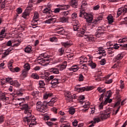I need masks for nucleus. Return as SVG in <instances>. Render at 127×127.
<instances>
[{
  "instance_id": "f257e3e1",
  "label": "nucleus",
  "mask_w": 127,
  "mask_h": 127,
  "mask_svg": "<svg viewBox=\"0 0 127 127\" xmlns=\"http://www.w3.org/2000/svg\"><path fill=\"white\" fill-rule=\"evenodd\" d=\"M20 100H22L21 98H18L16 100L17 104H15V106H18V105L21 107V109L24 111V114L27 115V116L24 118V122L25 123H30L29 124V127H32V126H35L36 125V119L35 117H32L31 116V110L30 108L28 107V104H24L22 102H19Z\"/></svg>"
},
{
  "instance_id": "f03ea898",
  "label": "nucleus",
  "mask_w": 127,
  "mask_h": 127,
  "mask_svg": "<svg viewBox=\"0 0 127 127\" xmlns=\"http://www.w3.org/2000/svg\"><path fill=\"white\" fill-rule=\"evenodd\" d=\"M48 61H49V56H47L45 54H41L38 59V62L43 66H47L49 64L47 63Z\"/></svg>"
},
{
  "instance_id": "7ed1b4c3",
  "label": "nucleus",
  "mask_w": 127,
  "mask_h": 127,
  "mask_svg": "<svg viewBox=\"0 0 127 127\" xmlns=\"http://www.w3.org/2000/svg\"><path fill=\"white\" fill-rule=\"evenodd\" d=\"M83 16L88 23H91L93 21V15L85 12L84 9L80 10L79 14L80 17H83Z\"/></svg>"
},
{
  "instance_id": "20e7f679",
  "label": "nucleus",
  "mask_w": 127,
  "mask_h": 127,
  "mask_svg": "<svg viewBox=\"0 0 127 127\" xmlns=\"http://www.w3.org/2000/svg\"><path fill=\"white\" fill-rule=\"evenodd\" d=\"M86 30L81 29L80 32L77 33V35L79 37H84L85 39H87L88 41H94V38L93 36H90L89 34H87L85 32Z\"/></svg>"
},
{
  "instance_id": "39448f33",
  "label": "nucleus",
  "mask_w": 127,
  "mask_h": 127,
  "mask_svg": "<svg viewBox=\"0 0 127 127\" xmlns=\"http://www.w3.org/2000/svg\"><path fill=\"white\" fill-rule=\"evenodd\" d=\"M36 109L37 112L43 113L44 114L45 112H47V108L41 101H39L36 104Z\"/></svg>"
},
{
  "instance_id": "423d86ee",
  "label": "nucleus",
  "mask_w": 127,
  "mask_h": 127,
  "mask_svg": "<svg viewBox=\"0 0 127 127\" xmlns=\"http://www.w3.org/2000/svg\"><path fill=\"white\" fill-rule=\"evenodd\" d=\"M38 21H39V14L38 12H35L32 20V25L33 26H36V25H38Z\"/></svg>"
},
{
  "instance_id": "0eeeda50",
  "label": "nucleus",
  "mask_w": 127,
  "mask_h": 127,
  "mask_svg": "<svg viewBox=\"0 0 127 127\" xmlns=\"http://www.w3.org/2000/svg\"><path fill=\"white\" fill-rule=\"evenodd\" d=\"M111 116V112L110 111H103L99 115V118L101 119V120H107L108 118H109Z\"/></svg>"
},
{
  "instance_id": "6e6552de",
  "label": "nucleus",
  "mask_w": 127,
  "mask_h": 127,
  "mask_svg": "<svg viewBox=\"0 0 127 127\" xmlns=\"http://www.w3.org/2000/svg\"><path fill=\"white\" fill-rule=\"evenodd\" d=\"M127 11V5H125L124 7H121L118 9L117 11L118 16H120L122 13L125 14Z\"/></svg>"
},
{
  "instance_id": "1a4fd4ad",
  "label": "nucleus",
  "mask_w": 127,
  "mask_h": 127,
  "mask_svg": "<svg viewBox=\"0 0 127 127\" xmlns=\"http://www.w3.org/2000/svg\"><path fill=\"white\" fill-rule=\"evenodd\" d=\"M72 23L73 30L74 31H78V30H79V26H80V23H79V21L78 20H73L72 21Z\"/></svg>"
},
{
  "instance_id": "9d476101",
  "label": "nucleus",
  "mask_w": 127,
  "mask_h": 127,
  "mask_svg": "<svg viewBox=\"0 0 127 127\" xmlns=\"http://www.w3.org/2000/svg\"><path fill=\"white\" fill-rule=\"evenodd\" d=\"M104 34V29L102 27H98L96 32V37H101Z\"/></svg>"
},
{
  "instance_id": "9b49d317",
  "label": "nucleus",
  "mask_w": 127,
  "mask_h": 127,
  "mask_svg": "<svg viewBox=\"0 0 127 127\" xmlns=\"http://www.w3.org/2000/svg\"><path fill=\"white\" fill-rule=\"evenodd\" d=\"M91 87H75L74 91H78V92H84V91H90Z\"/></svg>"
},
{
  "instance_id": "f8f14e48",
  "label": "nucleus",
  "mask_w": 127,
  "mask_h": 127,
  "mask_svg": "<svg viewBox=\"0 0 127 127\" xmlns=\"http://www.w3.org/2000/svg\"><path fill=\"white\" fill-rule=\"evenodd\" d=\"M64 96L65 98V100L66 101H68V102H72V100H73V98L72 97V95H71V93L70 92H65L64 93Z\"/></svg>"
},
{
  "instance_id": "ddd939ff",
  "label": "nucleus",
  "mask_w": 127,
  "mask_h": 127,
  "mask_svg": "<svg viewBox=\"0 0 127 127\" xmlns=\"http://www.w3.org/2000/svg\"><path fill=\"white\" fill-rule=\"evenodd\" d=\"M57 67L60 71H63L67 67V62H64L63 64L57 65Z\"/></svg>"
},
{
  "instance_id": "4468645a",
  "label": "nucleus",
  "mask_w": 127,
  "mask_h": 127,
  "mask_svg": "<svg viewBox=\"0 0 127 127\" xmlns=\"http://www.w3.org/2000/svg\"><path fill=\"white\" fill-rule=\"evenodd\" d=\"M50 73L48 72H45L43 76H42V79H44L46 82V83H49L50 82V79L49 78Z\"/></svg>"
},
{
  "instance_id": "2eb2a0df",
  "label": "nucleus",
  "mask_w": 127,
  "mask_h": 127,
  "mask_svg": "<svg viewBox=\"0 0 127 127\" xmlns=\"http://www.w3.org/2000/svg\"><path fill=\"white\" fill-rule=\"evenodd\" d=\"M57 30H59L58 31ZM55 31H57V32L58 33V34H63L64 33H65V30H64V29L61 27H58L56 29H55Z\"/></svg>"
},
{
  "instance_id": "dca6fc26",
  "label": "nucleus",
  "mask_w": 127,
  "mask_h": 127,
  "mask_svg": "<svg viewBox=\"0 0 127 127\" xmlns=\"http://www.w3.org/2000/svg\"><path fill=\"white\" fill-rule=\"evenodd\" d=\"M123 58H124V55H123L122 53H120L115 57V58L114 59V60L115 62H117V61L122 60V59H123Z\"/></svg>"
},
{
  "instance_id": "f3484780",
  "label": "nucleus",
  "mask_w": 127,
  "mask_h": 127,
  "mask_svg": "<svg viewBox=\"0 0 127 127\" xmlns=\"http://www.w3.org/2000/svg\"><path fill=\"white\" fill-rule=\"evenodd\" d=\"M98 50L99 51L98 52V54L102 55V56H106V55H107V54H106V51H105V50L104 49V48H103V47H100L98 48Z\"/></svg>"
},
{
  "instance_id": "a211bd4d",
  "label": "nucleus",
  "mask_w": 127,
  "mask_h": 127,
  "mask_svg": "<svg viewBox=\"0 0 127 127\" xmlns=\"http://www.w3.org/2000/svg\"><path fill=\"white\" fill-rule=\"evenodd\" d=\"M79 66L78 65H73L71 67L68 68L69 71H73V72H77L79 70Z\"/></svg>"
},
{
  "instance_id": "6ab92c4d",
  "label": "nucleus",
  "mask_w": 127,
  "mask_h": 127,
  "mask_svg": "<svg viewBox=\"0 0 127 127\" xmlns=\"http://www.w3.org/2000/svg\"><path fill=\"white\" fill-rule=\"evenodd\" d=\"M56 22V18L51 17L45 21V23L50 24V23H55Z\"/></svg>"
},
{
  "instance_id": "aec40b11",
  "label": "nucleus",
  "mask_w": 127,
  "mask_h": 127,
  "mask_svg": "<svg viewBox=\"0 0 127 127\" xmlns=\"http://www.w3.org/2000/svg\"><path fill=\"white\" fill-rule=\"evenodd\" d=\"M52 96H53V94L52 93L47 92L44 94L43 98L44 100H47L48 98L52 97Z\"/></svg>"
},
{
  "instance_id": "412c9836",
  "label": "nucleus",
  "mask_w": 127,
  "mask_h": 127,
  "mask_svg": "<svg viewBox=\"0 0 127 127\" xmlns=\"http://www.w3.org/2000/svg\"><path fill=\"white\" fill-rule=\"evenodd\" d=\"M69 21V17L68 16H64L60 18V21L62 22L63 23H65V22H68Z\"/></svg>"
},
{
  "instance_id": "4be33fe9",
  "label": "nucleus",
  "mask_w": 127,
  "mask_h": 127,
  "mask_svg": "<svg viewBox=\"0 0 127 127\" xmlns=\"http://www.w3.org/2000/svg\"><path fill=\"white\" fill-rule=\"evenodd\" d=\"M80 64H82V63H86V62H88V58L82 56L81 58H80Z\"/></svg>"
},
{
  "instance_id": "5701e85b",
  "label": "nucleus",
  "mask_w": 127,
  "mask_h": 127,
  "mask_svg": "<svg viewBox=\"0 0 127 127\" xmlns=\"http://www.w3.org/2000/svg\"><path fill=\"white\" fill-rule=\"evenodd\" d=\"M59 83H60V82L59 81V79H58V78H55L51 82V85H53V86H56V85H58Z\"/></svg>"
},
{
  "instance_id": "b1692460",
  "label": "nucleus",
  "mask_w": 127,
  "mask_h": 127,
  "mask_svg": "<svg viewBox=\"0 0 127 127\" xmlns=\"http://www.w3.org/2000/svg\"><path fill=\"white\" fill-rule=\"evenodd\" d=\"M58 6L61 8V10H65L68 9L70 6L69 5H58Z\"/></svg>"
},
{
  "instance_id": "393cba45",
  "label": "nucleus",
  "mask_w": 127,
  "mask_h": 127,
  "mask_svg": "<svg viewBox=\"0 0 127 127\" xmlns=\"http://www.w3.org/2000/svg\"><path fill=\"white\" fill-rule=\"evenodd\" d=\"M12 63H13V61L11 60L8 63V67L9 70L11 71V72H13V68L12 67Z\"/></svg>"
},
{
  "instance_id": "a878e982",
  "label": "nucleus",
  "mask_w": 127,
  "mask_h": 127,
  "mask_svg": "<svg viewBox=\"0 0 127 127\" xmlns=\"http://www.w3.org/2000/svg\"><path fill=\"white\" fill-rule=\"evenodd\" d=\"M27 74H28V71L26 70V69H23L21 76V77H23V78H25L26 77H27Z\"/></svg>"
},
{
  "instance_id": "bb28decb",
  "label": "nucleus",
  "mask_w": 127,
  "mask_h": 127,
  "mask_svg": "<svg viewBox=\"0 0 127 127\" xmlns=\"http://www.w3.org/2000/svg\"><path fill=\"white\" fill-rule=\"evenodd\" d=\"M83 108H87V109H89L90 108V105H91V103L89 101H86L85 102H83Z\"/></svg>"
},
{
  "instance_id": "cd10ccee",
  "label": "nucleus",
  "mask_w": 127,
  "mask_h": 127,
  "mask_svg": "<svg viewBox=\"0 0 127 127\" xmlns=\"http://www.w3.org/2000/svg\"><path fill=\"white\" fill-rule=\"evenodd\" d=\"M31 49H32V47L31 46H28L25 49V52L26 53H30L32 51Z\"/></svg>"
},
{
  "instance_id": "c85d7f7f",
  "label": "nucleus",
  "mask_w": 127,
  "mask_h": 127,
  "mask_svg": "<svg viewBox=\"0 0 127 127\" xmlns=\"http://www.w3.org/2000/svg\"><path fill=\"white\" fill-rule=\"evenodd\" d=\"M88 65L89 66H90V67H91L92 69H95V68L97 67V64H96V63L93 62L92 61L89 62V63H88Z\"/></svg>"
},
{
  "instance_id": "c756f323",
  "label": "nucleus",
  "mask_w": 127,
  "mask_h": 127,
  "mask_svg": "<svg viewBox=\"0 0 127 127\" xmlns=\"http://www.w3.org/2000/svg\"><path fill=\"white\" fill-rule=\"evenodd\" d=\"M113 102V99H110L109 97L105 98V100L104 101V105H107V104H110Z\"/></svg>"
},
{
  "instance_id": "7c9ffc66",
  "label": "nucleus",
  "mask_w": 127,
  "mask_h": 127,
  "mask_svg": "<svg viewBox=\"0 0 127 127\" xmlns=\"http://www.w3.org/2000/svg\"><path fill=\"white\" fill-rule=\"evenodd\" d=\"M70 4H71L73 7H76L78 5V2L76 0H72L70 2Z\"/></svg>"
},
{
  "instance_id": "2f4dec72",
  "label": "nucleus",
  "mask_w": 127,
  "mask_h": 127,
  "mask_svg": "<svg viewBox=\"0 0 127 127\" xmlns=\"http://www.w3.org/2000/svg\"><path fill=\"white\" fill-rule=\"evenodd\" d=\"M75 112H76L75 108L72 107L69 108L68 113L70 115H74V114H75Z\"/></svg>"
},
{
  "instance_id": "473e14b6",
  "label": "nucleus",
  "mask_w": 127,
  "mask_h": 127,
  "mask_svg": "<svg viewBox=\"0 0 127 127\" xmlns=\"http://www.w3.org/2000/svg\"><path fill=\"white\" fill-rule=\"evenodd\" d=\"M51 72H53L54 74H59V68H52Z\"/></svg>"
},
{
  "instance_id": "72a5a7b5",
  "label": "nucleus",
  "mask_w": 127,
  "mask_h": 127,
  "mask_svg": "<svg viewBox=\"0 0 127 127\" xmlns=\"http://www.w3.org/2000/svg\"><path fill=\"white\" fill-rule=\"evenodd\" d=\"M107 19L109 23H113L114 22V18L112 15L108 16Z\"/></svg>"
},
{
  "instance_id": "f704fd0d",
  "label": "nucleus",
  "mask_w": 127,
  "mask_h": 127,
  "mask_svg": "<svg viewBox=\"0 0 127 127\" xmlns=\"http://www.w3.org/2000/svg\"><path fill=\"white\" fill-rule=\"evenodd\" d=\"M62 45L64 47H68V46H71L72 44L70 42H62Z\"/></svg>"
},
{
  "instance_id": "c9c22d12",
  "label": "nucleus",
  "mask_w": 127,
  "mask_h": 127,
  "mask_svg": "<svg viewBox=\"0 0 127 127\" xmlns=\"http://www.w3.org/2000/svg\"><path fill=\"white\" fill-rule=\"evenodd\" d=\"M56 102V100L54 98H52L51 101L48 103V106H50V107H52L54 103Z\"/></svg>"
},
{
  "instance_id": "e433bc0d",
  "label": "nucleus",
  "mask_w": 127,
  "mask_h": 127,
  "mask_svg": "<svg viewBox=\"0 0 127 127\" xmlns=\"http://www.w3.org/2000/svg\"><path fill=\"white\" fill-rule=\"evenodd\" d=\"M27 10H28L26 9L25 11H24L23 13V14H22V17H23V18H26V17L28 16V15H29V12Z\"/></svg>"
},
{
  "instance_id": "4c0bfd02",
  "label": "nucleus",
  "mask_w": 127,
  "mask_h": 127,
  "mask_svg": "<svg viewBox=\"0 0 127 127\" xmlns=\"http://www.w3.org/2000/svg\"><path fill=\"white\" fill-rule=\"evenodd\" d=\"M11 85H12L13 86H15V87H19L20 86V84L18 82V81L15 80L12 82V84Z\"/></svg>"
},
{
  "instance_id": "58836bf2",
  "label": "nucleus",
  "mask_w": 127,
  "mask_h": 127,
  "mask_svg": "<svg viewBox=\"0 0 127 127\" xmlns=\"http://www.w3.org/2000/svg\"><path fill=\"white\" fill-rule=\"evenodd\" d=\"M101 120L102 119H101V117H100V115H99L98 117H97L93 119V122L95 123V124H96V123H100Z\"/></svg>"
},
{
  "instance_id": "ea45409f",
  "label": "nucleus",
  "mask_w": 127,
  "mask_h": 127,
  "mask_svg": "<svg viewBox=\"0 0 127 127\" xmlns=\"http://www.w3.org/2000/svg\"><path fill=\"white\" fill-rule=\"evenodd\" d=\"M24 70H26V71H28L29 70H30V65H29V64H26L24 65Z\"/></svg>"
},
{
  "instance_id": "a19ab883",
  "label": "nucleus",
  "mask_w": 127,
  "mask_h": 127,
  "mask_svg": "<svg viewBox=\"0 0 127 127\" xmlns=\"http://www.w3.org/2000/svg\"><path fill=\"white\" fill-rule=\"evenodd\" d=\"M38 95H39V91H34L32 92V95L35 98H37Z\"/></svg>"
},
{
  "instance_id": "79ce46f5",
  "label": "nucleus",
  "mask_w": 127,
  "mask_h": 127,
  "mask_svg": "<svg viewBox=\"0 0 127 127\" xmlns=\"http://www.w3.org/2000/svg\"><path fill=\"white\" fill-rule=\"evenodd\" d=\"M127 42V38H123L119 40V43H125Z\"/></svg>"
},
{
  "instance_id": "37998d69",
  "label": "nucleus",
  "mask_w": 127,
  "mask_h": 127,
  "mask_svg": "<svg viewBox=\"0 0 127 127\" xmlns=\"http://www.w3.org/2000/svg\"><path fill=\"white\" fill-rule=\"evenodd\" d=\"M5 81H6L7 83H9L10 85H11V84H12V82H13V81H12V78L10 77H6L5 79Z\"/></svg>"
},
{
  "instance_id": "c03bdc74",
  "label": "nucleus",
  "mask_w": 127,
  "mask_h": 127,
  "mask_svg": "<svg viewBox=\"0 0 127 127\" xmlns=\"http://www.w3.org/2000/svg\"><path fill=\"white\" fill-rule=\"evenodd\" d=\"M78 81H79V82H83V81H84V76H83V74H79Z\"/></svg>"
},
{
  "instance_id": "a18cd8bd",
  "label": "nucleus",
  "mask_w": 127,
  "mask_h": 127,
  "mask_svg": "<svg viewBox=\"0 0 127 127\" xmlns=\"http://www.w3.org/2000/svg\"><path fill=\"white\" fill-rule=\"evenodd\" d=\"M32 78H33V79H39V76H38V74L36 73H32L31 75Z\"/></svg>"
},
{
  "instance_id": "49530a36",
  "label": "nucleus",
  "mask_w": 127,
  "mask_h": 127,
  "mask_svg": "<svg viewBox=\"0 0 127 127\" xmlns=\"http://www.w3.org/2000/svg\"><path fill=\"white\" fill-rule=\"evenodd\" d=\"M97 90L98 91V92H99V93H105V92L107 91L106 88L102 89L101 87H100L97 88Z\"/></svg>"
},
{
  "instance_id": "de8ad7c7",
  "label": "nucleus",
  "mask_w": 127,
  "mask_h": 127,
  "mask_svg": "<svg viewBox=\"0 0 127 127\" xmlns=\"http://www.w3.org/2000/svg\"><path fill=\"white\" fill-rule=\"evenodd\" d=\"M39 85L41 88H44V86H45V83H44V81L40 80L39 81Z\"/></svg>"
},
{
  "instance_id": "09e8293b",
  "label": "nucleus",
  "mask_w": 127,
  "mask_h": 127,
  "mask_svg": "<svg viewBox=\"0 0 127 127\" xmlns=\"http://www.w3.org/2000/svg\"><path fill=\"white\" fill-rule=\"evenodd\" d=\"M5 97V94L3 93L2 92H0V99L2 100L4 99Z\"/></svg>"
},
{
  "instance_id": "8fccbe9b",
  "label": "nucleus",
  "mask_w": 127,
  "mask_h": 127,
  "mask_svg": "<svg viewBox=\"0 0 127 127\" xmlns=\"http://www.w3.org/2000/svg\"><path fill=\"white\" fill-rule=\"evenodd\" d=\"M43 13H50V9L46 8L43 10Z\"/></svg>"
},
{
  "instance_id": "3c124183",
  "label": "nucleus",
  "mask_w": 127,
  "mask_h": 127,
  "mask_svg": "<svg viewBox=\"0 0 127 127\" xmlns=\"http://www.w3.org/2000/svg\"><path fill=\"white\" fill-rule=\"evenodd\" d=\"M4 122V116L1 115L0 116V124H2Z\"/></svg>"
},
{
  "instance_id": "603ef678",
  "label": "nucleus",
  "mask_w": 127,
  "mask_h": 127,
  "mask_svg": "<svg viewBox=\"0 0 127 127\" xmlns=\"http://www.w3.org/2000/svg\"><path fill=\"white\" fill-rule=\"evenodd\" d=\"M50 40L51 42H55V41H57V38L56 37H53L50 38Z\"/></svg>"
},
{
  "instance_id": "864d4df0",
  "label": "nucleus",
  "mask_w": 127,
  "mask_h": 127,
  "mask_svg": "<svg viewBox=\"0 0 127 127\" xmlns=\"http://www.w3.org/2000/svg\"><path fill=\"white\" fill-rule=\"evenodd\" d=\"M104 105H105L104 102H101L100 105H99V110H103L104 109Z\"/></svg>"
},
{
  "instance_id": "5fc2aeb1",
  "label": "nucleus",
  "mask_w": 127,
  "mask_h": 127,
  "mask_svg": "<svg viewBox=\"0 0 127 127\" xmlns=\"http://www.w3.org/2000/svg\"><path fill=\"white\" fill-rule=\"evenodd\" d=\"M8 54H9L8 53V52H7L6 51H5L2 54V58H5V57H7V55H8Z\"/></svg>"
},
{
  "instance_id": "6e6d98bb",
  "label": "nucleus",
  "mask_w": 127,
  "mask_h": 127,
  "mask_svg": "<svg viewBox=\"0 0 127 127\" xmlns=\"http://www.w3.org/2000/svg\"><path fill=\"white\" fill-rule=\"evenodd\" d=\"M60 10H61V8H56L54 9V12L55 13H59V12H60Z\"/></svg>"
},
{
  "instance_id": "4d7b16f0",
  "label": "nucleus",
  "mask_w": 127,
  "mask_h": 127,
  "mask_svg": "<svg viewBox=\"0 0 127 127\" xmlns=\"http://www.w3.org/2000/svg\"><path fill=\"white\" fill-rule=\"evenodd\" d=\"M87 5V2L86 1H83L81 3V6L82 8H84Z\"/></svg>"
},
{
  "instance_id": "13d9d810",
  "label": "nucleus",
  "mask_w": 127,
  "mask_h": 127,
  "mask_svg": "<svg viewBox=\"0 0 127 127\" xmlns=\"http://www.w3.org/2000/svg\"><path fill=\"white\" fill-rule=\"evenodd\" d=\"M77 15L76 12H74L72 14L71 18H72V19H75V18H77Z\"/></svg>"
},
{
  "instance_id": "bf43d9fd",
  "label": "nucleus",
  "mask_w": 127,
  "mask_h": 127,
  "mask_svg": "<svg viewBox=\"0 0 127 127\" xmlns=\"http://www.w3.org/2000/svg\"><path fill=\"white\" fill-rule=\"evenodd\" d=\"M111 97H112V91L109 90L107 91V96H106V97L111 98Z\"/></svg>"
},
{
  "instance_id": "052dcab7",
  "label": "nucleus",
  "mask_w": 127,
  "mask_h": 127,
  "mask_svg": "<svg viewBox=\"0 0 127 127\" xmlns=\"http://www.w3.org/2000/svg\"><path fill=\"white\" fill-rule=\"evenodd\" d=\"M72 126L73 127H77L78 126V121L76 120H75L73 122H72Z\"/></svg>"
},
{
  "instance_id": "680f3d73",
  "label": "nucleus",
  "mask_w": 127,
  "mask_h": 127,
  "mask_svg": "<svg viewBox=\"0 0 127 127\" xmlns=\"http://www.w3.org/2000/svg\"><path fill=\"white\" fill-rule=\"evenodd\" d=\"M106 59H103L101 60V61H100V64L101 65H105V64H106Z\"/></svg>"
},
{
  "instance_id": "e2e57ef3",
  "label": "nucleus",
  "mask_w": 127,
  "mask_h": 127,
  "mask_svg": "<svg viewBox=\"0 0 127 127\" xmlns=\"http://www.w3.org/2000/svg\"><path fill=\"white\" fill-rule=\"evenodd\" d=\"M16 11L17 12V13H18L19 14L20 13H22V9L21 7H18L17 10Z\"/></svg>"
},
{
  "instance_id": "0e129e2a",
  "label": "nucleus",
  "mask_w": 127,
  "mask_h": 127,
  "mask_svg": "<svg viewBox=\"0 0 127 127\" xmlns=\"http://www.w3.org/2000/svg\"><path fill=\"white\" fill-rule=\"evenodd\" d=\"M51 110L52 112H53L55 114H57V110H58L57 108L53 107Z\"/></svg>"
},
{
  "instance_id": "69168bd1",
  "label": "nucleus",
  "mask_w": 127,
  "mask_h": 127,
  "mask_svg": "<svg viewBox=\"0 0 127 127\" xmlns=\"http://www.w3.org/2000/svg\"><path fill=\"white\" fill-rule=\"evenodd\" d=\"M93 10H99L100 9V6L99 5H96L93 7Z\"/></svg>"
},
{
  "instance_id": "338daca9",
  "label": "nucleus",
  "mask_w": 127,
  "mask_h": 127,
  "mask_svg": "<svg viewBox=\"0 0 127 127\" xmlns=\"http://www.w3.org/2000/svg\"><path fill=\"white\" fill-rule=\"evenodd\" d=\"M102 18H103L102 17H98L96 19H95L94 22H96L97 23V22H99L100 20H102Z\"/></svg>"
},
{
  "instance_id": "774afa93",
  "label": "nucleus",
  "mask_w": 127,
  "mask_h": 127,
  "mask_svg": "<svg viewBox=\"0 0 127 127\" xmlns=\"http://www.w3.org/2000/svg\"><path fill=\"white\" fill-rule=\"evenodd\" d=\"M61 127H70V124H62L61 125Z\"/></svg>"
}]
</instances>
